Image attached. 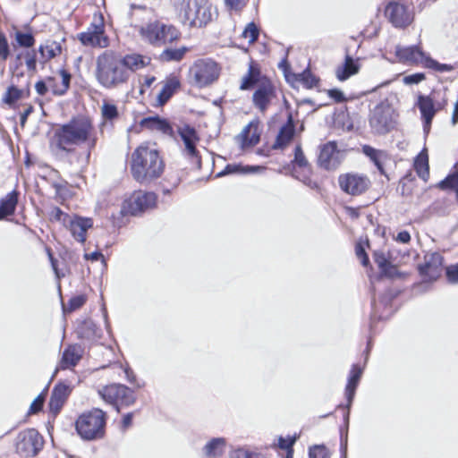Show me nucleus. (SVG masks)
Returning <instances> with one entry per match:
<instances>
[{"label": "nucleus", "mask_w": 458, "mask_h": 458, "mask_svg": "<svg viewBox=\"0 0 458 458\" xmlns=\"http://www.w3.org/2000/svg\"><path fill=\"white\" fill-rule=\"evenodd\" d=\"M310 458H330L329 452L324 445H314L310 448Z\"/></svg>", "instance_id": "a18cd8bd"}, {"label": "nucleus", "mask_w": 458, "mask_h": 458, "mask_svg": "<svg viewBox=\"0 0 458 458\" xmlns=\"http://www.w3.org/2000/svg\"><path fill=\"white\" fill-rule=\"evenodd\" d=\"M259 169H260V167L259 166H246V167H242L240 165H228L225 171L222 172L220 174H236V173H250V172H256L258 171Z\"/></svg>", "instance_id": "37998d69"}, {"label": "nucleus", "mask_w": 458, "mask_h": 458, "mask_svg": "<svg viewBox=\"0 0 458 458\" xmlns=\"http://www.w3.org/2000/svg\"><path fill=\"white\" fill-rule=\"evenodd\" d=\"M374 260L377 264L378 267L381 269H386V267L388 266L389 262L387 258L383 252L377 251L374 253Z\"/></svg>", "instance_id": "4d7b16f0"}, {"label": "nucleus", "mask_w": 458, "mask_h": 458, "mask_svg": "<svg viewBox=\"0 0 458 458\" xmlns=\"http://www.w3.org/2000/svg\"><path fill=\"white\" fill-rule=\"evenodd\" d=\"M70 393L71 389L65 384H58L54 387L49 401V408L54 414L59 412Z\"/></svg>", "instance_id": "c85d7f7f"}, {"label": "nucleus", "mask_w": 458, "mask_h": 458, "mask_svg": "<svg viewBox=\"0 0 458 458\" xmlns=\"http://www.w3.org/2000/svg\"><path fill=\"white\" fill-rule=\"evenodd\" d=\"M157 203V196L153 192L142 191H134L127 198L122 206V213L124 215H137L148 209L153 208Z\"/></svg>", "instance_id": "ddd939ff"}, {"label": "nucleus", "mask_w": 458, "mask_h": 458, "mask_svg": "<svg viewBox=\"0 0 458 458\" xmlns=\"http://www.w3.org/2000/svg\"><path fill=\"white\" fill-rule=\"evenodd\" d=\"M44 399L41 395H38L30 404V413H36L41 410L43 406Z\"/></svg>", "instance_id": "052dcab7"}, {"label": "nucleus", "mask_w": 458, "mask_h": 458, "mask_svg": "<svg viewBox=\"0 0 458 458\" xmlns=\"http://www.w3.org/2000/svg\"><path fill=\"white\" fill-rule=\"evenodd\" d=\"M255 89L252 95L253 106L265 113L276 98V87L272 81L261 73L258 64L250 62L247 73L242 78L241 90Z\"/></svg>", "instance_id": "7ed1b4c3"}, {"label": "nucleus", "mask_w": 458, "mask_h": 458, "mask_svg": "<svg viewBox=\"0 0 458 458\" xmlns=\"http://www.w3.org/2000/svg\"><path fill=\"white\" fill-rule=\"evenodd\" d=\"M21 94L22 91L21 89L14 86H11L4 95L3 101L8 105H13L21 98Z\"/></svg>", "instance_id": "ea45409f"}, {"label": "nucleus", "mask_w": 458, "mask_h": 458, "mask_svg": "<svg viewBox=\"0 0 458 458\" xmlns=\"http://www.w3.org/2000/svg\"><path fill=\"white\" fill-rule=\"evenodd\" d=\"M10 55L9 45L6 37L0 32V61L4 62Z\"/></svg>", "instance_id": "de8ad7c7"}, {"label": "nucleus", "mask_w": 458, "mask_h": 458, "mask_svg": "<svg viewBox=\"0 0 458 458\" xmlns=\"http://www.w3.org/2000/svg\"><path fill=\"white\" fill-rule=\"evenodd\" d=\"M344 156V151L337 148L335 141H329L320 148L318 165L327 170H334L342 163Z\"/></svg>", "instance_id": "f3484780"}, {"label": "nucleus", "mask_w": 458, "mask_h": 458, "mask_svg": "<svg viewBox=\"0 0 458 458\" xmlns=\"http://www.w3.org/2000/svg\"><path fill=\"white\" fill-rule=\"evenodd\" d=\"M439 188L443 190H454L458 194V171L449 174L445 180L439 182Z\"/></svg>", "instance_id": "58836bf2"}, {"label": "nucleus", "mask_w": 458, "mask_h": 458, "mask_svg": "<svg viewBox=\"0 0 458 458\" xmlns=\"http://www.w3.org/2000/svg\"><path fill=\"white\" fill-rule=\"evenodd\" d=\"M159 85L161 89L157 95L155 106H163L174 96V94L180 89V79L175 75H170L162 81Z\"/></svg>", "instance_id": "5701e85b"}, {"label": "nucleus", "mask_w": 458, "mask_h": 458, "mask_svg": "<svg viewBox=\"0 0 458 458\" xmlns=\"http://www.w3.org/2000/svg\"><path fill=\"white\" fill-rule=\"evenodd\" d=\"M293 164V175L310 188H317V183L310 177V168L300 146L295 148Z\"/></svg>", "instance_id": "aec40b11"}, {"label": "nucleus", "mask_w": 458, "mask_h": 458, "mask_svg": "<svg viewBox=\"0 0 458 458\" xmlns=\"http://www.w3.org/2000/svg\"><path fill=\"white\" fill-rule=\"evenodd\" d=\"M93 226V221L89 217H82L76 215H72L68 220L65 227L71 232L73 238L80 242H84L87 239V231Z\"/></svg>", "instance_id": "4be33fe9"}, {"label": "nucleus", "mask_w": 458, "mask_h": 458, "mask_svg": "<svg viewBox=\"0 0 458 458\" xmlns=\"http://www.w3.org/2000/svg\"><path fill=\"white\" fill-rule=\"evenodd\" d=\"M179 19L190 27H203L212 20V5L208 0H174Z\"/></svg>", "instance_id": "39448f33"}, {"label": "nucleus", "mask_w": 458, "mask_h": 458, "mask_svg": "<svg viewBox=\"0 0 458 458\" xmlns=\"http://www.w3.org/2000/svg\"><path fill=\"white\" fill-rule=\"evenodd\" d=\"M101 398L107 403L115 407L119 412L122 407H129L135 402V395L131 389L122 384H111L98 390Z\"/></svg>", "instance_id": "9b49d317"}, {"label": "nucleus", "mask_w": 458, "mask_h": 458, "mask_svg": "<svg viewBox=\"0 0 458 458\" xmlns=\"http://www.w3.org/2000/svg\"><path fill=\"white\" fill-rule=\"evenodd\" d=\"M127 381L132 385H136L137 377L132 369L128 365H122Z\"/></svg>", "instance_id": "13d9d810"}, {"label": "nucleus", "mask_w": 458, "mask_h": 458, "mask_svg": "<svg viewBox=\"0 0 458 458\" xmlns=\"http://www.w3.org/2000/svg\"><path fill=\"white\" fill-rule=\"evenodd\" d=\"M417 105L424 120V132L428 134L430 130L431 122L437 111L439 110L442 106L440 105L436 106L433 99L428 96H420Z\"/></svg>", "instance_id": "b1692460"}, {"label": "nucleus", "mask_w": 458, "mask_h": 458, "mask_svg": "<svg viewBox=\"0 0 458 458\" xmlns=\"http://www.w3.org/2000/svg\"><path fill=\"white\" fill-rule=\"evenodd\" d=\"M300 81H302V83L307 88H310V89L316 87L318 82V80L317 79V77L314 76L310 72H303L301 74H300Z\"/></svg>", "instance_id": "49530a36"}, {"label": "nucleus", "mask_w": 458, "mask_h": 458, "mask_svg": "<svg viewBox=\"0 0 458 458\" xmlns=\"http://www.w3.org/2000/svg\"><path fill=\"white\" fill-rule=\"evenodd\" d=\"M15 39L20 47H31L35 43L34 36L31 33L15 32Z\"/></svg>", "instance_id": "a19ab883"}, {"label": "nucleus", "mask_w": 458, "mask_h": 458, "mask_svg": "<svg viewBox=\"0 0 458 458\" xmlns=\"http://www.w3.org/2000/svg\"><path fill=\"white\" fill-rule=\"evenodd\" d=\"M356 256L360 259L363 266H367L369 263V258L365 252L364 245L362 242H358L355 247Z\"/></svg>", "instance_id": "5fc2aeb1"}, {"label": "nucleus", "mask_w": 458, "mask_h": 458, "mask_svg": "<svg viewBox=\"0 0 458 458\" xmlns=\"http://www.w3.org/2000/svg\"><path fill=\"white\" fill-rule=\"evenodd\" d=\"M35 89L38 95L44 96L49 89L46 81H39L35 84Z\"/></svg>", "instance_id": "338daca9"}, {"label": "nucleus", "mask_w": 458, "mask_h": 458, "mask_svg": "<svg viewBox=\"0 0 458 458\" xmlns=\"http://www.w3.org/2000/svg\"><path fill=\"white\" fill-rule=\"evenodd\" d=\"M231 458H259L244 449L235 450L232 454Z\"/></svg>", "instance_id": "bf43d9fd"}, {"label": "nucleus", "mask_w": 458, "mask_h": 458, "mask_svg": "<svg viewBox=\"0 0 458 458\" xmlns=\"http://www.w3.org/2000/svg\"><path fill=\"white\" fill-rule=\"evenodd\" d=\"M394 239H395V241H397L401 243H408L411 241V235H410L409 232L402 231L396 235V237Z\"/></svg>", "instance_id": "774afa93"}, {"label": "nucleus", "mask_w": 458, "mask_h": 458, "mask_svg": "<svg viewBox=\"0 0 458 458\" xmlns=\"http://www.w3.org/2000/svg\"><path fill=\"white\" fill-rule=\"evenodd\" d=\"M156 81L155 76H146L144 78V81L140 86V94H143L146 90V89H148L151 87V85Z\"/></svg>", "instance_id": "0e129e2a"}, {"label": "nucleus", "mask_w": 458, "mask_h": 458, "mask_svg": "<svg viewBox=\"0 0 458 458\" xmlns=\"http://www.w3.org/2000/svg\"><path fill=\"white\" fill-rule=\"evenodd\" d=\"M59 148L70 151L74 146L86 143L89 148L96 146V130L90 119L78 117L62 125L55 133Z\"/></svg>", "instance_id": "f03ea898"}, {"label": "nucleus", "mask_w": 458, "mask_h": 458, "mask_svg": "<svg viewBox=\"0 0 458 458\" xmlns=\"http://www.w3.org/2000/svg\"><path fill=\"white\" fill-rule=\"evenodd\" d=\"M446 276L450 283L458 284V267L456 264L446 268Z\"/></svg>", "instance_id": "6e6d98bb"}, {"label": "nucleus", "mask_w": 458, "mask_h": 458, "mask_svg": "<svg viewBox=\"0 0 458 458\" xmlns=\"http://www.w3.org/2000/svg\"><path fill=\"white\" fill-rule=\"evenodd\" d=\"M261 131L260 122L253 120L235 136L234 140L241 149L245 150L256 146L259 142Z\"/></svg>", "instance_id": "a211bd4d"}, {"label": "nucleus", "mask_w": 458, "mask_h": 458, "mask_svg": "<svg viewBox=\"0 0 458 458\" xmlns=\"http://www.w3.org/2000/svg\"><path fill=\"white\" fill-rule=\"evenodd\" d=\"M105 29L104 16L100 13H96L87 30L78 34V39L85 47L106 48L109 46L110 40Z\"/></svg>", "instance_id": "9d476101"}, {"label": "nucleus", "mask_w": 458, "mask_h": 458, "mask_svg": "<svg viewBox=\"0 0 458 458\" xmlns=\"http://www.w3.org/2000/svg\"><path fill=\"white\" fill-rule=\"evenodd\" d=\"M25 63L27 69L35 72L37 69V57L34 51H27L25 54Z\"/></svg>", "instance_id": "3c124183"}, {"label": "nucleus", "mask_w": 458, "mask_h": 458, "mask_svg": "<svg viewBox=\"0 0 458 458\" xmlns=\"http://www.w3.org/2000/svg\"><path fill=\"white\" fill-rule=\"evenodd\" d=\"M249 0H225V5L232 11L240 12Z\"/></svg>", "instance_id": "603ef678"}, {"label": "nucleus", "mask_w": 458, "mask_h": 458, "mask_svg": "<svg viewBox=\"0 0 458 458\" xmlns=\"http://www.w3.org/2000/svg\"><path fill=\"white\" fill-rule=\"evenodd\" d=\"M295 441H296V437H287V438L280 437L278 445H279L280 448L289 450L292 448V446L293 445Z\"/></svg>", "instance_id": "680f3d73"}, {"label": "nucleus", "mask_w": 458, "mask_h": 458, "mask_svg": "<svg viewBox=\"0 0 458 458\" xmlns=\"http://www.w3.org/2000/svg\"><path fill=\"white\" fill-rule=\"evenodd\" d=\"M71 216L72 215L64 213L59 208H54L51 211V217L55 221L61 222L64 226Z\"/></svg>", "instance_id": "09e8293b"}, {"label": "nucleus", "mask_w": 458, "mask_h": 458, "mask_svg": "<svg viewBox=\"0 0 458 458\" xmlns=\"http://www.w3.org/2000/svg\"><path fill=\"white\" fill-rule=\"evenodd\" d=\"M102 116L106 120H113L118 117L117 106L109 102H104L101 107Z\"/></svg>", "instance_id": "79ce46f5"}, {"label": "nucleus", "mask_w": 458, "mask_h": 458, "mask_svg": "<svg viewBox=\"0 0 458 458\" xmlns=\"http://www.w3.org/2000/svg\"><path fill=\"white\" fill-rule=\"evenodd\" d=\"M293 134L294 128L292 123V120L290 119L289 122L281 128L277 135L276 140L274 144V148H281L284 147L286 144L290 142Z\"/></svg>", "instance_id": "e433bc0d"}, {"label": "nucleus", "mask_w": 458, "mask_h": 458, "mask_svg": "<svg viewBox=\"0 0 458 458\" xmlns=\"http://www.w3.org/2000/svg\"><path fill=\"white\" fill-rule=\"evenodd\" d=\"M384 275H386V276H389V277H395V276H398L400 275V273L398 272L396 267L391 265L390 263L388 264L387 267H386V269H383L381 271Z\"/></svg>", "instance_id": "e2e57ef3"}, {"label": "nucleus", "mask_w": 458, "mask_h": 458, "mask_svg": "<svg viewBox=\"0 0 458 458\" xmlns=\"http://www.w3.org/2000/svg\"><path fill=\"white\" fill-rule=\"evenodd\" d=\"M362 152L375 164L379 172L384 174V165L389 161V155L384 150L376 149L369 145L362 147Z\"/></svg>", "instance_id": "2f4dec72"}, {"label": "nucleus", "mask_w": 458, "mask_h": 458, "mask_svg": "<svg viewBox=\"0 0 458 458\" xmlns=\"http://www.w3.org/2000/svg\"><path fill=\"white\" fill-rule=\"evenodd\" d=\"M414 168L418 175L424 181L429 176L428 157L426 149H423L414 161Z\"/></svg>", "instance_id": "c9c22d12"}, {"label": "nucleus", "mask_w": 458, "mask_h": 458, "mask_svg": "<svg viewBox=\"0 0 458 458\" xmlns=\"http://www.w3.org/2000/svg\"><path fill=\"white\" fill-rule=\"evenodd\" d=\"M17 451L24 456H35L43 446V439L36 429L21 432L18 437Z\"/></svg>", "instance_id": "dca6fc26"}, {"label": "nucleus", "mask_w": 458, "mask_h": 458, "mask_svg": "<svg viewBox=\"0 0 458 458\" xmlns=\"http://www.w3.org/2000/svg\"><path fill=\"white\" fill-rule=\"evenodd\" d=\"M95 77L102 87L112 89L127 83L130 73L123 67L119 54L106 50L96 58Z\"/></svg>", "instance_id": "20e7f679"}, {"label": "nucleus", "mask_w": 458, "mask_h": 458, "mask_svg": "<svg viewBox=\"0 0 458 458\" xmlns=\"http://www.w3.org/2000/svg\"><path fill=\"white\" fill-rule=\"evenodd\" d=\"M82 355L83 349L81 346L78 344L69 345L63 352L57 369H66L76 366Z\"/></svg>", "instance_id": "cd10ccee"}, {"label": "nucleus", "mask_w": 458, "mask_h": 458, "mask_svg": "<svg viewBox=\"0 0 458 458\" xmlns=\"http://www.w3.org/2000/svg\"><path fill=\"white\" fill-rule=\"evenodd\" d=\"M360 64L358 61H354L351 56L346 55L344 63L338 66L335 71L336 78L341 81H346L351 76L359 72Z\"/></svg>", "instance_id": "72a5a7b5"}, {"label": "nucleus", "mask_w": 458, "mask_h": 458, "mask_svg": "<svg viewBox=\"0 0 458 458\" xmlns=\"http://www.w3.org/2000/svg\"><path fill=\"white\" fill-rule=\"evenodd\" d=\"M328 96L336 102H343L345 99L344 93L336 89L328 90Z\"/></svg>", "instance_id": "69168bd1"}, {"label": "nucleus", "mask_w": 458, "mask_h": 458, "mask_svg": "<svg viewBox=\"0 0 458 458\" xmlns=\"http://www.w3.org/2000/svg\"><path fill=\"white\" fill-rule=\"evenodd\" d=\"M164 170V161L154 146L141 144L132 152L131 173L137 182L149 183L159 178Z\"/></svg>", "instance_id": "f257e3e1"}, {"label": "nucleus", "mask_w": 458, "mask_h": 458, "mask_svg": "<svg viewBox=\"0 0 458 458\" xmlns=\"http://www.w3.org/2000/svg\"><path fill=\"white\" fill-rule=\"evenodd\" d=\"M62 42L53 39H47L38 47L39 63L43 64L47 63L51 59L60 55L62 54Z\"/></svg>", "instance_id": "a878e982"}, {"label": "nucleus", "mask_w": 458, "mask_h": 458, "mask_svg": "<svg viewBox=\"0 0 458 458\" xmlns=\"http://www.w3.org/2000/svg\"><path fill=\"white\" fill-rule=\"evenodd\" d=\"M140 126L152 131H156L174 137V131L169 122L158 115L143 118L140 122Z\"/></svg>", "instance_id": "393cba45"}, {"label": "nucleus", "mask_w": 458, "mask_h": 458, "mask_svg": "<svg viewBox=\"0 0 458 458\" xmlns=\"http://www.w3.org/2000/svg\"><path fill=\"white\" fill-rule=\"evenodd\" d=\"M71 74L65 71H59L57 76L48 77L46 81L47 88L55 95H63L69 88Z\"/></svg>", "instance_id": "bb28decb"}, {"label": "nucleus", "mask_w": 458, "mask_h": 458, "mask_svg": "<svg viewBox=\"0 0 458 458\" xmlns=\"http://www.w3.org/2000/svg\"><path fill=\"white\" fill-rule=\"evenodd\" d=\"M362 372H363V369L360 368L359 365L355 364L352 367V369L350 371V375L348 377V382H347V385L345 387V394H346V398L348 401V406H350L352 402V399L355 394V390L358 386V384L361 377Z\"/></svg>", "instance_id": "473e14b6"}, {"label": "nucleus", "mask_w": 458, "mask_h": 458, "mask_svg": "<svg viewBox=\"0 0 458 458\" xmlns=\"http://www.w3.org/2000/svg\"><path fill=\"white\" fill-rule=\"evenodd\" d=\"M225 449V439L223 437H216L208 441L204 448L203 452L208 457H218L222 455Z\"/></svg>", "instance_id": "f704fd0d"}, {"label": "nucleus", "mask_w": 458, "mask_h": 458, "mask_svg": "<svg viewBox=\"0 0 458 458\" xmlns=\"http://www.w3.org/2000/svg\"><path fill=\"white\" fill-rule=\"evenodd\" d=\"M175 131L183 145L182 154L192 163L199 165L200 157L197 149L199 137L195 128L187 123H180L175 126Z\"/></svg>", "instance_id": "f8f14e48"}, {"label": "nucleus", "mask_w": 458, "mask_h": 458, "mask_svg": "<svg viewBox=\"0 0 458 458\" xmlns=\"http://www.w3.org/2000/svg\"><path fill=\"white\" fill-rule=\"evenodd\" d=\"M425 80V74L422 72L413 73L403 77V82L407 85L418 84Z\"/></svg>", "instance_id": "864d4df0"}, {"label": "nucleus", "mask_w": 458, "mask_h": 458, "mask_svg": "<svg viewBox=\"0 0 458 458\" xmlns=\"http://www.w3.org/2000/svg\"><path fill=\"white\" fill-rule=\"evenodd\" d=\"M242 36L250 44L255 42L259 36L257 26L253 22L249 23L243 30Z\"/></svg>", "instance_id": "c03bdc74"}, {"label": "nucleus", "mask_w": 458, "mask_h": 458, "mask_svg": "<svg viewBox=\"0 0 458 458\" xmlns=\"http://www.w3.org/2000/svg\"><path fill=\"white\" fill-rule=\"evenodd\" d=\"M86 302V296L83 294L76 295L72 297L69 301L66 304L63 305V309L64 312H72L78 309H80L81 306L84 305Z\"/></svg>", "instance_id": "4c0bfd02"}, {"label": "nucleus", "mask_w": 458, "mask_h": 458, "mask_svg": "<svg viewBox=\"0 0 458 458\" xmlns=\"http://www.w3.org/2000/svg\"><path fill=\"white\" fill-rule=\"evenodd\" d=\"M341 190L348 195L359 196L364 193L371 184L369 178L359 173L343 174L338 178Z\"/></svg>", "instance_id": "4468645a"}, {"label": "nucleus", "mask_w": 458, "mask_h": 458, "mask_svg": "<svg viewBox=\"0 0 458 458\" xmlns=\"http://www.w3.org/2000/svg\"><path fill=\"white\" fill-rule=\"evenodd\" d=\"M394 110L388 105L377 106L369 119L372 130L377 134H385L394 126Z\"/></svg>", "instance_id": "2eb2a0df"}, {"label": "nucleus", "mask_w": 458, "mask_h": 458, "mask_svg": "<svg viewBox=\"0 0 458 458\" xmlns=\"http://www.w3.org/2000/svg\"><path fill=\"white\" fill-rule=\"evenodd\" d=\"M139 32L143 40L155 46H162L179 38V31L174 26L157 20L140 26Z\"/></svg>", "instance_id": "1a4fd4ad"}, {"label": "nucleus", "mask_w": 458, "mask_h": 458, "mask_svg": "<svg viewBox=\"0 0 458 458\" xmlns=\"http://www.w3.org/2000/svg\"><path fill=\"white\" fill-rule=\"evenodd\" d=\"M443 267V257L437 253H428L425 256V262L420 266L419 270L425 279L429 281L437 280L441 273Z\"/></svg>", "instance_id": "412c9836"}, {"label": "nucleus", "mask_w": 458, "mask_h": 458, "mask_svg": "<svg viewBox=\"0 0 458 458\" xmlns=\"http://www.w3.org/2000/svg\"><path fill=\"white\" fill-rule=\"evenodd\" d=\"M122 63L125 70L131 72L140 70L150 64V58L139 54H129L122 56Z\"/></svg>", "instance_id": "c756f323"}, {"label": "nucleus", "mask_w": 458, "mask_h": 458, "mask_svg": "<svg viewBox=\"0 0 458 458\" xmlns=\"http://www.w3.org/2000/svg\"><path fill=\"white\" fill-rule=\"evenodd\" d=\"M19 192L13 191L0 199V220L14 214L18 204Z\"/></svg>", "instance_id": "7c9ffc66"}, {"label": "nucleus", "mask_w": 458, "mask_h": 458, "mask_svg": "<svg viewBox=\"0 0 458 458\" xmlns=\"http://www.w3.org/2000/svg\"><path fill=\"white\" fill-rule=\"evenodd\" d=\"M220 74L219 65L212 59H199L189 69L188 80L198 88L207 87L215 82Z\"/></svg>", "instance_id": "0eeeda50"}, {"label": "nucleus", "mask_w": 458, "mask_h": 458, "mask_svg": "<svg viewBox=\"0 0 458 458\" xmlns=\"http://www.w3.org/2000/svg\"><path fill=\"white\" fill-rule=\"evenodd\" d=\"M386 15L389 21L396 28H404L413 21L412 12L400 3H390L386 8Z\"/></svg>", "instance_id": "6ab92c4d"}, {"label": "nucleus", "mask_w": 458, "mask_h": 458, "mask_svg": "<svg viewBox=\"0 0 458 458\" xmlns=\"http://www.w3.org/2000/svg\"><path fill=\"white\" fill-rule=\"evenodd\" d=\"M397 61L406 64H422L424 67L434 69L439 72H447L451 66L440 64L424 53L419 46L395 47L394 50Z\"/></svg>", "instance_id": "6e6552de"}, {"label": "nucleus", "mask_w": 458, "mask_h": 458, "mask_svg": "<svg viewBox=\"0 0 458 458\" xmlns=\"http://www.w3.org/2000/svg\"><path fill=\"white\" fill-rule=\"evenodd\" d=\"M185 51V49H167L164 52V55L167 60L179 61L184 55Z\"/></svg>", "instance_id": "8fccbe9b"}, {"label": "nucleus", "mask_w": 458, "mask_h": 458, "mask_svg": "<svg viewBox=\"0 0 458 458\" xmlns=\"http://www.w3.org/2000/svg\"><path fill=\"white\" fill-rule=\"evenodd\" d=\"M76 430L84 440L103 437L106 427V413L100 409H93L79 416L75 423Z\"/></svg>", "instance_id": "423d86ee"}]
</instances>
